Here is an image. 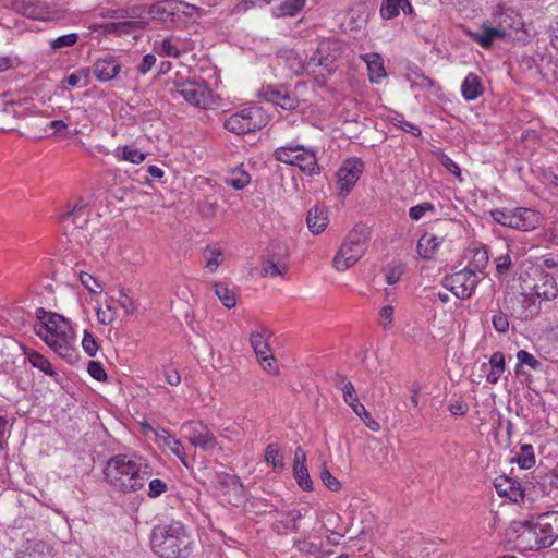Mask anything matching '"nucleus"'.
Returning <instances> with one entry per match:
<instances>
[{"instance_id":"obj_1","label":"nucleus","mask_w":558,"mask_h":558,"mask_svg":"<svg viewBox=\"0 0 558 558\" xmlns=\"http://www.w3.org/2000/svg\"><path fill=\"white\" fill-rule=\"evenodd\" d=\"M148 461L136 453H118L104 468L106 483L116 492L130 494L144 488L151 476Z\"/></svg>"},{"instance_id":"obj_2","label":"nucleus","mask_w":558,"mask_h":558,"mask_svg":"<svg viewBox=\"0 0 558 558\" xmlns=\"http://www.w3.org/2000/svg\"><path fill=\"white\" fill-rule=\"evenodd\" d=\"M35 333L60 357L74 363L77 357L76 332L70 319L54 312L39 311Z\"/></svg>"},{"instance_id":"obj_3","label":"nucleus","mask_w":558,"mask_h":558,"mask_svg":"<svg viewBox=\"0 0 558 558\" xmlns=\"http://www.w3.org/2000/svg\"><path fill=\"white\" fill-rule=\"evenodd\" d=\"M508 533L515 537V547L520 550L549 547L558 538V512L548 511L535 520L512 522Z\"/></svg>"},{"instance_id":"obj_4","label":"nucleus","mask_w":558,"mask_h":558,"mask_svg":"<svg viewBox=\"0 0 558 558\" xmlns=\"http://www.w3.org/2000/svg\"><path fill=\"white\" fill-rule=\"evenodd\" d=\"M193 542L192 533L179 521L157 525L150 535L151 549L160 558H185Z\"/></svg>"},{"instance_id":"obj_5","label":"nucleus","mask_w":558,"mask_h":558,"mask_svg":"<svg viewBox=\"0 0 558 558\" xmlns=\"http://www.w3.org/2000/svg\"><path fill=\"white\" fill-rule=\"evenodd\" d=\"M369 232L364 227H355L342 241L332 265L337 271H345L356 264L368 246Z\"/></svg>"},{"instance_id":"obj_6","label":"nucleus","mask_w":558,"mask_h":558,"mask_svg":"<svg viewBox=\"0 0 558 558\" xmlns=\"http://www.w3.org/2000/svg\"><path fill=\"white\" fill-rule=\"evenodd\" d=\"M332 46H336V44L330 41L322 43L306 62H302L299 54L291 51L288 56L289 66L296 75L308 73L324 76L325 72L329 74L333 71L332 64L336 59V54L329 53L332 50Z\"/></svg>"},{"instance_id":"obj_7","label":"nucleus","mask_w":558,"mask_h":558,"mask_svg":"<svg viewBox=\"0 0 558 558\" xmlns=\"http://www.w3.org/2000/svg\"><path fill=\"white\" fill-rule=\"evenodd\" d=\"M558 288L553 276L541 274L532 287H526L521 294V304L524 308L522 317L532 318L539 311L542 301H549L557 296Z\"/></svg>"},{"instance_id":"obj_8","label":"nucleus","mask_w":558,"mask_h":558,"mask_svg":"<svg viewBox=\"0 0 558 558\" xmlns=\"http://www.w3.org/2000/svg\"><path fill=\"white\" fill-rule=\"evenodd\" d=\"M490 216L497 223L523 232L535 230L543 221L539 211L526 207L496 208Z\"/></svg>"},{"instance_id":"obj_9","label":"nucleus","mask_w":558,"mask_h":558,"mask_svg":"<svg viewBox=\"0 0 558 558\" xmlns=\"http://www.w3.org/2000/svg\"><path fill=\"white\" fill-rule=\"evenodd\" d=\"M274 157L280 162L298 167L307 175H316L320 172L316 151L303 145L289 144L278 147L274 151Z\"/></svg>"},{"instance_id":"obj_10","label":"nucleus","mask_w":558,"mask_h":558,"mask_svg":"<svg viewBox=\"0 0 558 558\" xmlns=\"http://www.w3.org/2000/svg\"><path fill=\"white\" fill-rule=\"evenodd\" d=\"M265 124L264 111L257 106L245 107L228 117L223 122L225 129L236 135L254 132Z\"/></svg>"},{"instance_id":"obj_11","label":"nucleus","mask_w":558,"mask_h":558,"mask_svg":"<svg viewBox=\"0 0 558 558\" xmlns=\"http://www.w3.org/2000/svg\"><path fill=\"white\" fill-rule=\"evenodd\" d=\"M364 171V162L356 157L344 160L337 171V190L340 197H347Z\"/></svg>"},{"instance_id":"obj_12","label":"nucleus","mask_w":558,"mask_h":558,"mask_svg":"<svg viewBox=\"0 0 558 558\" xmlns=\"http://www.w3.org/2000/svg\"><path fill=\"white\" fill-rule=\"evenodd\" d=\"M88 213L85 206L75 205L60 215V223L66 235L76 243H82V231L87 225ZM85 239V236L83 235Z\"/></svg>"},{"instance_id":"obj_13","label":"nucleus","mask_w":558,"mask_h":558,"mask_svg":"<svg viewBox=\"0 0 558 558\" xmlns=\"http://www.w3.org/2000/svg\"><path fill=\"white\" fill-rule=\"evenodd\" d=\"M269 330L262 328L251 335V345L265 372L268 374H277L279 372L276 359L270 352L268 344Z\"/></svg>"},{"instance_id":"obj_14","label":"nucleus","mask_w":558,"mask_h":558,"mask_svg":"<svg viewBox=\"0 0 558 558\" xmlns=\"http://www.w3.org/2000/svg\"><path fill=\"white\" fill-rule=\"evenodd\" d=\"M478 279L474 270L462 269L446 278V287L459 299L465 300L472 295Z\"/></svg>"},{"instance_id":"obj_15","label":"nucleus","mask_w":558,"mask_h":558,"mask_svg":"<svg viewBox=\"0 0 558 558\" xmlns=\"http://www.w3.org/2000/svg\"><path fill=\"white\" fill-rule=\"evenodd\" d=\"M340 389L342 391L344 402L363 421L364 425L373 432H378L380 429V424L373 418L371 413L360 402L353 384L351 381H343Z\"/></svg>"},{"instance_id":"obj_16","label":"nucleus","mask_w":558,"mask_h":558,"mask_svg":"<svg viewBox=\"0 0 558 558\" xmlns=\"http://www.w3.org/2000/svg\"><path fill=\"white\" fill-rule=\"evenodd\" d=\"M184 436L191 445L205 451L213 450L217 446V438L208 427L198 422H187L182 425Z\"/></svg>"},{"instance_id":"obj_17","label":"nucleus","mask_w":558,"mask_h":558,"mask_svg":"<svg viewBox=\"0 0 558 558\" xmlns=\"http://www.w3.org/2000/svg\"><path fill=\"white\" fill-rule=\"evenodd\" d=\"M177 93L189 104L196 107H206L209 102L210 90L204 81H185L175 83Z\"/></svg>"},{"instance_id":"obj_18","label":"nucleus","mask_w":558,"mask_h":558,"mask_svg":"<svg viewBox=\"0 0 558 558\" xmlns=\"http://www.w3.org/2000/svg\"><path fill=\"white\" fill-rule=\"evenodd\" d=\"M465 34L485 49L489 48L495 40L506 36V32L502 27L492 26L488 22H483L478 31L466 29Z\"/></svg>"},{"instance_id":"obj_19","label":"nucleus","mask_w":558,"mask_h":558,"mask_svg":"<svg viewBox=\"0 0 558 558\" xmlns=\"http://www.w3.org/2000/svg\"><path fill=\"white\" fill-rule=\"evenodd\" d=\"M120 71L121 64L113 56L97 59L90 69L96 80L102 83L114 80Z\"/></svg>"},{"instance_id":"obj_20","label":"nucleus","mask_w":558,"mask_h":558,"mask_svg":"<svg viewBox=\"0 0 558 558\" xmlns=\"http://www.w3.org/2000/svg\"><path fill=\"white\" fill-rule=\"evenodd\" d=\"M293 476L298 485L305 492L313 490V482L311 480L307 466H306V453L298 447L294 451L293 460Z\"/></svg>"},{"instance_id":"obj_21","label":"nucleus","mask_w":558,"mask_h":558,"mask_svg":"<svg viewBox=\"0 0 558 558\" xmlns=\"http://www.w3.org/2000/svg\"><path fill=\"white\" fill-rule=\"evenodd\" d=\"M264 97L282 109L293 110L299 105L298 97L287 88H275L268 86L264 89Z\"/></svg>"},{"instance_id":"obj_22","label":"nucleus","mask_w":558,"mask_h":558,"mask_svg":"<svg viewBox=\"0 0 558 558\" xmlns=\"http://www.w3.org/2000/svg\"><path fill=\"white\" fill-rule=\"evenodd\" d=\"M155 437L159 447L169 449L185 466L189 465L185 449L180 440L165 428L155 430Z\"/></svg>"},{"instance_id":"obj_23","label":"nucleus","mask_w":558,"mask_h":558,"mask_svg":"<svg viewBox=\"0 0 558 558\" xmlns=\"http://www.w3.org/2000/svg\"><path fill=\"white\" fill-rule=\"evenodd\" d=\"M494 486L499 496H505L513 502L523 499L524 492L519 482L508 476H499L495 480Z\"/></svg>"},{"instance_id":"obj_24","label":"nucleus","mask_w":558,"mask_h":558,"mask_svg":"<svg viewBox=\"0 0 558 558\" xmlns=\"http://www.w3.org/2000/svg\"><path fill=\"white\" fill-rule=\"evenodd\" d=\"M329 223V211L325 207L314 206L308 209L306 225L313 234L324 232Z\"/></svg>"},{"instance_id":"obj_25","label":"nucleus","mask_w":558,"mask_h":558,"mask_svg":"<svg viewBox=\"0 0 558 558\" xmlns=\"http://www.w3.org/2000/svg\"><path fill=\"white\" fill-rule=\"evenodd\" d=\"M444 243V236L425 232L417 241L416 251L423 259H430Z\"/></svg>"},{"instance_id":"obj_26","label":"nucleus","mask_w":558,"mask_h":558,"mask_svg":"<svg viewBox=\"0 0 558 558\" xmlns=\"http://www.w3.org/2000/svg\"><path fill=\"white\" fill-rule=\"evenodd\" d=\"M401 12L405 14L413 13V7L410 0H383L379 14L383 20H392Z\"/></svg>"},{"instance_id":"obj_27","label":"nucleus","mask_w":558,"mask_h":558,"mask_svg":"<svg viewBox=\"0 0 558 558\" xmlns=\"http://www.w3.org/2000/svg\"><path fill=\"white\" fill-rule=\"evenodd\" d=\"M179 2L175 0H161L151 4L148 9V15L153 20L166 22L171 20L179 12Z\"/></svg>"},{"instance_id":"obj_28","label":"nucleus","mask_w":558,"mask_h":558,"mask_svg":"<svg viewBox=\"0 0 558 558\" xmlns=\"http://www.w3.org/2000/svg\"><path fill=\"white\" fill-rule=\"evenodd\" d=\"M367 65L368 77L372 83H380L386 76L384 60L378 53H366L362 57Z\"/></svg>"},{"instance_id":"obj_29","label":"nucleus","mask_w":558,"mask_h":558,"mask_svg":"<svg viewBox=\"0 0 558 558\" xmlns=\"http://www.w3.org/2000/svg\"><path fill=\"white\" fill-rule=\"evenodd\" d=\"M484 93V86L478 75L469 73L461 84V94L466 101L477 99Z\"/></svg>"},{"instance_id":"obj_30","label":"nucleus","mask_w":558,"mask_h":558,"mask_svg":"<svg viewBox=\"0 0 558 558\" xmlns=\"http://www.w3.org/2000/svg\"><path fill=\"white\" fill-rule=\"evenodd\" d=\"M117 161H126L133 165H141L146 159V154L133 145H119L112 150Z\"/></svg>"},{"instance_id":"obj_31","label":"nucleus","mask_w":558,"mask_h":558,"mask_svg":"<svg viewBox=\"0 0 558 558\" xmlns=\"http://www.w3.org/2000/svg\"><path fill=\"white\" fill-rule=\"evenodd\" d=\"M51 548L44 542H27L16 553L15 558H50Z\"/></svg>"},{"instance_id":"obj_32","label":"nucleus","mask_w":558,"mask_h":558,"mask_svg":"<svg viewBox=\"0 0 558 558\" xmlns=\"http://www.w3.org/2000/svg\"><path fill=\"white\" fill-rule=\"evenodd\" d=\"M488 365L489 372L486 375V381L489 384H497L506 371L505 354L499 351L493 353Z\"/></svg>"},{"instance_id":"obj_33","label":"nucleus","mask_w":558,"mask_h":558,"mask_svg":"<svg viewBox=\"0 0 558 558\" xmlns=\"http://www.w3.org/2000/svg\"><path fill=\"white\" fill-rule=\"evenodd\" d=\"M305 3L306 0H284L280 5L272 9V16H295L300 11H302Z\"/></svg>"},{"instance_id":"obj_34","label":"nucleus","mask_w":558,"mask_h":558,"mask_svg":"<svg viewBox=\"0 0 558 558\" xmlns=\"http://www.w3.org/2000/svg\"><path fill=\"white\" fill-rule=\"evenodd\" d=\"M26 356L33 367L41 371L43 373H45L48 376L53 377L56 375V372H54L51 363L43 354L31 350V351L26 352Z\"/></svg>"},{"instance_id":"obj_35","label":"nucleus","mask_w":558,"mask_h":558,"mask_svg":"<svg viewBox=\"0 0 558 558\" xmlns=\"http://www.w3.org/2000/svg\"><path fill=\"white\" fill-rule=\"evenodd\" d=\"M154 52L161 57L178 58L181 54V50L173 43L172 38H165L162 40H156L153 45Z\"/></svg>"},{"instance_id":"obj_36","label":"nucleus","mask_w":558,"mask_h":558,"mask_svg":"<svg viewBox=\"0 0 558 558\" xmlns=\"http://www.w3.org/2000/svg\"><path fill=\"white\" fill-rule=\"evenodd\" d=\"M204 257L206 260L205 269L210 274L215 272L225 259L223 252L217 246L207 247Z\"/></svg>"},{"instance_id":"obj_37","label":"nucleus","mask_w":558,"mask_h":558,"mask_svg":"<svg viewBox=\"0 0 558 558\" xmlns=\"http://www.w3.org/2000/svg\"><path fill=\"white\" fill-rule=\"evenodd\" d=\"M64 81L70 87L82 88L86 87L90 82V69L80 68L76 71L69 74Z\"/></svg>"},{"instance_id":"obj_38","label":"nucleus","mask_w":558,"mask_h":558,"mask_svg":"<svg viewBox=\"0 0 558 558\" xmlns=\"http://www.w3.org/2000/svg\"><path fill=\"white\" fill-rule=\"evenodd\" d=\"M215 294L221 301V303L228 307L232 308L236 304L235 293L229 289L226 284L216 282L214 284Z\"/></svg>"},{"instance_id":"obj_39","label":"nucleus","mask_w":558,"mask_h":558,"mask_svg":"<svg viewBox=\"0 0 558 558\" xmlns=\"http://www.w3.org/2000/svg\"><path fill=\"white\" fill-rule=\"evenodd\" d=\"M265 460L270 463L275 471L280 472L284 469L283 457L276 444L267 446L265 451Z\"/></svg>"},{"instance_id":"obj_40","label":"nucleus","mask_w":558,"mask_h":558,"mask_svg":"<svg viewBox=\"0 0 558 558\" xmlns=\"http://www.w3.org/2000/svg\"><path fill=\"white\" fill-rule=\"evenodd\" d=\"M250 174L243 169V167H238L231 172L227 183L235 190H242L250 183Z\"/></svg>"},{"instance_id":"obj_41","label":"nucleus","mask_w":558,"mask_h":558,"mask_svg":"<svg viewBox=\"0 0 558 558\" xmlns=\"http://www.w3.org/2000/svg\"><path fill=\"white\" fill-rule=\"evenodd\" d=\"M114 301L123 308L125 315H133L137 311V303L122 287H119L118 296L114 298Z\"/></svg>"},{"instance_id":"obj_42","label":"nucleus","mask_w":558,"mask_h":558,"mask_svg":"<svg viewBox=\"0 0 558 558\" xmlns=\"http://www.w3.org/2000/svg\"><path fill=\"white\" fill-rule=\"evenodd\" d=\"M472 257L470 260V265L473 267L472 270L481 271L483 270L488 263V252L485 246L474 247L472 251Z\"/></svg>"},{"instance_id":"obj_43","label":"nucleus","mask_w":558,"mask_h":558,"mask_svg":"<svg viewBox=\"0 0 558 558\" xmlns=\"http://www.w3.org/2000/svg\"><path fill=\"white\" fill-rule=\"evenodd\" d=\"M288 270V264L286 262H274L272 259H267L263 263L262 272L266 277H278L282 276Z\"/></svg>"},{"instance_id":"obj_44","label":"nucleus","mask_w":558,"mask_h":558,"mask_svg":"<svg viewBox=\"0 0 558 558\" xmlns=\"http://www.w3.org/2000/svg\"><path fill=\"white\" fill-rule=\"evenodd\" d=\"M389 121L396 126L400 128L404 132L412 134L413 136H420L421 130L417 125L408 122L404 120L403 116L393 112L391 117L388 118Z\"/></svg>"},{"instance_id":"obj_45","label":"nucleus","mask_w":558,"mask_h":558,"mask_svg":"<svg viewBox=\"0 0 558 558\" xmlns=\"http://www.w3.org/2000/svg\"><path fill=\"white\" fill-rule=\"evenodd\" d=\"M81 283L90 292L100 294L104 291V286L90 274L81 271L78 274Z\"/></svg>"},{"instance_id":"obj_46","label":"nucleus","mask_w":558,"mask_h":558,"mask_svg":"<svg viewBox=\"0 0 558 558\" xmlns=\"http://www.w3.org/2000/svg\"><path fill=\"white\" fill-rule=\"evenodd\" d=\"M521 451V454L517 458V462L521 469L529 470L535 464L533 447L531 445H523Z\"/></svg>"},{"instance_id":"obj_47","label":"nucleus","mask_w":558,"mask_h":558,"mask_svg":"<svg viewBox=\"0 0 558 558\" xmlns=\"http://www.w3.org/2000/svg\"><path fill=\"white\" fill-rule=\"evenodd\" d=\"M78 40V35L76 33H70L62 36H59L50 41V47L52 50H60L63 48H69L74 46Z\"/></svg>"},{"instance_id":"obj_48","label":"nucleus","mask_w":558,"mask_h":558,"mask_svg":"<svg viewBox=\"0 0 558 558\" xmlns=\"http://www.w3.org/2000/svg\"><path fill=\"white\" fill-rule=\"evenodd\" d=\"M395 316V308L392 305H384L378 313V324L384 330L392 327Z\"/></svg>"},{"instance_id":"obj_49","label":"nucleus","mask_w":558,"mask_h":558,"mask_svg":"<svg viewBox=\"0 0 558 558\" xmlns=\"http://www.w3.org/2000/svg\"><path fill=\"white\" fill-rule=\"evenodd\" d=\"M301 518V512L299 510L293 509L288 512L280 513L277 521L281 523L284 529L294 530L296 529V523Z\"/></svg>"},{"instance_id":"obj_50","label":"nucleus","mask_w":558,"mask_h":558,"mask_svg":"<svg viewBox=\"0 0 558 558\" xmlns=\"http://www.w3.org/2000/svg\"><path fill=\"white\" fill-rule=\"evenodd\" d=\"M97 320L101 325H110L117 318V311L111 305L99 306L96 311Z\"/></svg>"},{"instance_id":"obj_51","label":"nucleus","mask_w":558,"mask_h":558,"mask_svg":"<svg viewBox=\"0 0 558 558\" xmlns=\"http://www.w3.org/2000/svg\"><path fill=\"white\" fill-rule=\"evenodd\" d=\"M82 348L85 351V353L90 357L95 356L98 352L99 348L96 342V339L88 330L84 331L82 339Z\"/></svg>"},{"instance_id":"obj_52","label":"nucleus","mask_w":558,"mask_h":558,"mask_svg":"<svg viewBox=\"0 0 558 558\" xmlns=\"http://www.w3.org/2000/svg\"><path fill=\"white\" fill-rule=\"evenodd\" d=\"M179 2V9L180 11L189 17H202L207 14L206 10L204 8L184 2V1H178Z\"/></svg>"},{"instance_id":"obj_53","label":"nucleus","mask_w":558,"mask_h":558,"mask_svg":"<svg viewBox=\"0 0 558 558\" xmlns=\"http://www.w3.org/2000/svg\"><path fill=\"white\" fill-rule=\"evenodd\" d=\"M435 206L429 202H424L422 204H418L416 206H413L409 210V216L412 220L418 221L424 217V215L428 211H434Z\"/></svg>"},{"instance_id":"obj_54","label":"nucleus","mask_w":558,"mask_h":558,"mask_svg":"<svg viewBox=\"0 0 558 558\" xmlns=\"http://www.w3.org/2000/svg\"><path fill=\"white\" fill-rule=\"evenodd\" d=\"M23 14H25L26 16H28L31 19L40 20V21H47L52 17L51 13L48 10L40 8V7H36V5H31V7L25 8V10L23 11Z\"/></svg>"},{"instance_id":"obj_55","label":"nucleus","mask_w":558,"mask_h":558,"mask_svg":"<svg viewBox=\"0 0 558 558\" xmlns=\"http://www.w3.org/2000/svg\"><path fill=\"white\" fill-rule=\"evenodd\" d=\"M494 329L499 333H506L509 329V320L506 314L496 311L492 317Z\"/></svg>"},{"instance_id":"obj_56","label":"nucleus","mask_w":558,"mask_h":558,"mask_svg":"<svg viewBox=\"0 0 558 558\" xmlns=\"http://www.w3.org/2000/svg\"><path fill=\"white\" fill-rule=\"evenodd\" d=\"M168 489V485L160 478H154L148 483V492L147 495L150 498H157Z\"/></svg>"},{"instance_id":"obj_57","label":"nucleus","mask_w":558,"mask_h":558,"mask_svg":"<svg viewBox=\"0 0 558 558\" xmlns=\"http://www.w3.org/2000/svg\"><path fill=\"white\" fill-rule=\"evenodd\" d=\"M320 478L329 490L339 492L341 489V483L327 469L322 470Z\"/></svg>"},{"instance_id":"obj_58","label":"nucleus","mask_w":558,"mask_h":558,"mask_svg":"<svg viewBox=\"0 0 558 558\" xmlns=\"http://www.w3.org/2000/svg\"><path fill=\"white\" fill-rule=\"evenodd\" d=\"M87 372L98 381H105L107 379L106 371L99 362L90 361L87 366Z\"/></svg>"},{"instance_id":"obj_59","label":"nucleus","mask_w":558,"mask_h":558,"mask_svg":"<svg viewBox=\"0 0 558 558\" xmlns=\"http://www.w3.org/2000/svg\"><path fill=\"white\" fill-rule=\"evenodd\" d=\"M496 271L499 275L508 272L512 265L511 256L509 253L500 254L495 258Z\"/></svg>"},{"instance_id":"obj_60","label":"nucleus","mask_w":558,"mask_h":558,"mask_svg":"<svg viewBox=\"0 0 558 558\" xmlns=\"http://www.w3.org/2000/svg\"><path fill=\"white\" fill-rule=\"evenodd\" d=\"M517 359L519 361V364L521 365H527L532 369H536L539 366V362L527 351L520 350L517 353Z\"/></svg>"},{"instance_id":"obj_61","label":"nucleus","mask_w":558,"mask_h":558,"mask_svg":"<svg viewBox=\"0 0 558 558\" xmlns=\"http://www.w3.org/2000/svg\"><path fill=\"white\" fill-rule=\"evenodd\" d=\"M11 426L8 423V420L0 415V450L4 449L8 446V439L10 436Z\"/></svg>"},{"instance_id":"obj_62","label":"nucleus","mask_w":558,"mask_h":558,"mask_svg":"<svg viewBox=\"0 0 558 558\" xmlns=\"http://www.w3.org/2000/svg\"><path fill=\"white\" fill-rule=\"evenodd\" d=\"M441 165L454 177L461 180V170L460 167L447 155H442L440 158Z\"/></svg>"},{"instance_id":"obj_63","label":"nucleus","mask_w":558,"mask_h":558,"mask_svg":"<svg viewBox=\"0 0 558 558\" xmlns=\"http://www.w3.org/2000/svg\"><path fill=\"white\" fill-rule=\"evenodd\" d=\"M156 63V57L153 53H147L143 57L142 63L138 66V71L142 74H146L151 70Z\"/></svg>"},{"instance_id":"obj_64","label":"nucleus","mask_w":558,"mask_h":558,"mask_svg":"<svg viewBox=\"0 0 558 558\" xmlns=\"http://www.w3.org/2000/svg\"><path fill=\"white\" fill-rule=\"evenodd\" d=\"M468 410L469 407L463 400H456L449 405V411L453 415H464Z\"/></svg>"}]
</instances>
